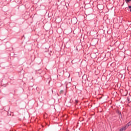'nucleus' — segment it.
Wrapping results in <instances>:
<instances>
[{
    "mask_svg": "<svg viewBox=\"0 0 131 131\" xmlns=\"http://www.w3.org/2000/svg\"><path fill=\"white\" fill-rule=\"evenodd\" d=\"M126 128H127V125H125L123 127H122V128H121L119 129V131H124L126 129Z\"/></svg>",
    "mask_w": 131,
    "mask_h": 131,
    "instance_id": "nucleus-1",
    "label": "nucleus"
},
{
    "mask_svg": "<svg viewBox=\"0 0 131 131\" xmlns=\"http://www.w3.org/2000/svg\"><path fill=\"white\" fill-rule=\"evenodd\" d=\"M131 0H125V2L126 4H128V3H130Z\"/></svg>",
    "mask_w": 131,
    "mask_h": 131,
    "instance_id": "nucleus-2",
    "label": "nucleus"
},
{
    "mask_svg": "<svg viewBox=\"0 0 131 131\" xmlns=\"http://www.w3.org/2000/svg\"><path fill=\"white\" fill-rule=\"evenodd\" d=\"M63 93H64V91L63 90H61L60 91L59 94L60 95H62Z\"/></svg>",
    "mask_w": 131,
    "mask_h": 131,
    "instance_id": "nucleus-3",
    "label": "nucleus"
},
{
    "mask_svg": "<svg viewBox=\"0 0 131 131\" xmlns=\"http://www.w3.org/2000/svg\"><path fill=\"white\" fill-rule=\"evenodd\" d=\"M128 8L129 9V12H130V13H131V6H128Z\"/></svg>",
    "mask_w": 131,
    "mask_h": 131,
    "instance_id": "nucleus-4",
    "label": "nucleus"
},
{
    "mask_svg": "<svg viewBox=\"0 0 131 131\" xmlns=\"http://www.w3.org/2000/svg\"><path fill=\"white\" fill-rule=\"evenodd\" d=\"M75 104H78V100H75Z\"/></svg>",
    "mask_w": 131,
    "mask_h": 131,
    "instance_id": "nucleus-5",
    "label": "nucleus"
},
{
    "mask_svg": "<svg viewBox=\"0 0 131 131\" xmlns=\"http://www.w3.org/2000/svg\"><path fill=\"white\" fill-rule=\"evenodd\" d=\"M100 6H101V7H103V5H99L98 6V7H100Z\"/></svg>",
    "mask_w": 131,
    "mask_h": 131,
    "instance_id": "nucleus-6",
    "label": "nucleus"
},
{
    "mask_svg": "<svg viewBox=\"0 0 131 131\" xmlns=\"http://www.w3.org/2000/svg\"><path fill=\"white\" fill-rule=\"evenodd\" d=\"M64 95H66V93H65Z\"/></svg>",
    "mask_w": 131,
    "mask_h": 131,
    "instance_id": "nucleus-7",
    "label": "nucleus"
}]
</instances>
